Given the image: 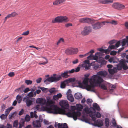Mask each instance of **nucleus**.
<instances>
[{"label": "nucleus", "mask_w": 128, "mask_h": 128, "mask_svg": "<svg viewBox=\"0 0 128 128\" xmlns=\"http://www.w3.org/2000/svg\"><path fill=\"white\" fill-rule=\"evenodd\" d=\"M89 80V78H84L83 81L82 83L78 82V83L79 86L80 88H83L84 84L88 90L94 92V90L93 89L95 86L94 84H100L103 81L101 77L98 76L96 75H94L90 79V85L88 84Z\"/></svg>", "instance_id": "obj_1"}, {"label": "nucleus", "mask_w": 128, "mask_h": 128, "mask_svg": "<svg viewBox=\"0 0 128 128\" xmlns=\"http://www.w3.org/2000/svg\"><path fill=\"white\" fill-rule=\"evenodd\" d=\"M46 110L49 113L66 115L68 117L73 118L75 120H77L78 117L80 116L81 115L80 112L78 111L69 112H66L65 110L60 108L57 106L54 105L49 107L46 108Z\"/></svg>", "instance_id": "obj_2"}, {"label": "nucleus", "mask_w": 128, "mask_h": 128, "mask_svg": "<svg viewBox=\"0 0 128 128\" xmlns=\"http://www.w3.org/2000/svg\"><path fill=\"white\" fill-rule=\"evenodd\" d=\"M69 21L68 18L66 16H58L53 19L52 21V23H62V22H67Z\"/></svg>", "instance_id": "obj_3"}, {"label": "nucleus", "mask_w": 128, "mask_h": 128, "mask_svg": "<svg viewBox=\"0 0 128 128\" xmlns=\"http://www.w3.org/2000/svg\"><path fill=\"white\" fill-rule=\"evenodd\" d=\"M79 22L81 23L92 24L94 22V20L88 18H84L79 19Z\"/></svg>", "instance_id": "obj_4"}, {"label": "nucleus", "mask_w": 128, "mask_h": 128, "mask_svg": "<svg viewBox=\"0 0 128 128\" xmlns=\"http://www.w3.org/2000/svg\"><path fill=\"white\" fill-rule=\"evenodd\" d=\"M84 110L86 114H89V116L91 117L93 120L94 121L96 120V118L95 117V115L94 114L92 111L90 110L88 106L86 107L84 109Z\"/></svg>", "instance_id": "obj_5"}, {"label": "nucleus", "mask_w": 128, "mask_h": 128, "mask_svg": "<svg viewBox=\"0 0 128 128\" xmlns=\"http://www.w3.org/2000/svg\"><path fill=\"white\" fill-rule=\"evenodd\" d=\"M62 78L60 76L56 74H54L53 76L49 78V80L50 82H56L60 80Z\"/></svg>", "instance_id": "obj_6"}, {"label": "nucleus", "mask_w": 128, "mask_h": 128, "mask_svg": "<svg viewBox=\"0 0 128 128\" xmlns=\"http://www.w3.org/2000/svg\"><path fill=\"white\" fill-rule=\"evenodd\" d=\"M92 31V28L89 26H85L83 30L81 32V34L83 35L86 36L88 34Z\"/></svg>", "instance_id": "obj_7"}, {"label": "nucleus", "mask_w": 128, "mask_h": 128, "mask_svg": "<svg viewBox=\"0 0 128 128\" xmlns=\"http://www.w3.org/2000/svg\"><path fill=\"white\" fill-rule=\"evenodd\" d=\"M94 21L95 20H94ZM95 22H94V23ZM92 24V28L95 30H98L100 29L103 26L102 22H98L95 23L94 24H92Z\"/></svg>", "instance_id": "obj_8"}, {"label": "nucleus", "mask_w": 128, "mask_h": 128, "mask_svg": "<svg viewBox=\"0 0 128 128\" xmlns=\"http://www.w3.org/2000/svg\"><path fill=\"white\" fill-rule=\"evenodd\" d=\"M24 100L26 102L27 106H30L32 104L33 102V99L31 98H24Z\"/></svg>", "instance_id": "obj_9"}, {"label": "nucleus", "mask_w": 128, "mask_h": 128, "mask_svg": "<svg viewBox=\"0 0 128 128\" xmlns=\"http://www.w3.org/2000/svg\"><path fill=\"white\" fill-rule=\"evenodd\" d=\"M60 104L62 108L64 109H68V108L69 105L67 101L62 100L60 101Z\"/></svg>", "instance_id": "obj_10"}, {"label": "nucleus", "mask_w": 128, "mask_h": 128, "mask_svg": "<svg viewBox=\"0 0 128 128\" xmlns=\"http://www.w3.org/2000/svg\"><path fill=\"white\" fill-rule=\"evenodd\" d=\"M74 70H66L65 71L64 73H62L60 75V76L64 78H66L68 77V74L69 73L71 74L73 73Z\"/></svg>", "instance_id": "obj_11"}, {"label": "nucleus", "mask_w": 128, "mask_h": 128, "mask_svg": "<svg viewBox=\"0 0 128 128\" xmlns=\"http://www.w3.org/2000/svg\"><path fill=\"white\" fill-rule=\"evenodd\" d=\"M126 62V61L124 60H122L120 62V64L122 65V68L124 70H126L128 68Z\"/></svg>", "instance_id": "obj_12"}, {"label": "nucleus", "mask_w": 128, "mask_h": 128, "mask_svg": "<svg viewBox=\"0 0 128 128\" xmlns=\"http://www.w3.org/2000/svg\"><path fill=\"white\" fill-rule=\"evenodd\" d=\"M107 74V72L105 71H99L97 73V74L98 76H101L102 77L104 78L105 77Z\"/></svg>", "instance_id": "obj_13"}, {"label": "nucleus", "mask_w": 128, "mask_h": 128, "mask_svg": "<svg viewBox=\"0 0 128 128\" xmlns=\"http://www.w3.org/2000/svg\"><path fill=\"white\" fill-rule=\"evenodd\" d=\"M113 0H98L99 2L104 4L112 3Z\"/></svg>", "instance_id": "obj_14"}, {"label": "nucleus", "mask_w": 128, "mask_h": 128, "mask_svg": "<svg viewBox=\"0 0 128 128\" xmlns=\"http://www.w3.org/2000/svg\"><path fill=\"white\" fill-rule=\"evenodd\" d=\"M103 124L102 121L100 119H98L97 121L94 122V124L95 126L98 127L102 126Z\"/></svg>", "instance_id": "obj_15"}, {"label": "nucleus", "mask_w": 128, "mask_h": 128, "mask_svg": "<svg viewBox=\"0 0 128 128\" xmlns=\"http://www.w3.org/2000/svg\"><path fill=\"white\" fill-rule=\"evenodd\" d=\"M24 87L25 86L24 85H22L20 87L16 89L15 91L16 92H20V93H22L24 92Z\"/></svg>", "instance_id": "obj_16"}, {"label": "nucleus", "mask_w": 128, "mask_h": 128, "mask_svg": "<svg viewBox=\"0 0 128 128\" xmlns=\"http://www.w3.org/2000/svg\"><path fill=\"white\" fill-rule=\"evenodd\" d=\"M108 71L110 74H113L117 72V68L116 67H114L112 69H109Z\"/></svg>", "instance_id": "obj_17"}, {"label": "nucleus", "mask_w": 128, "mask_h": 128, "mask_svg": "<svg viewBox=\"0 0 128 128\" xmlns=\"http://www.w3.org/2000/svg\"><path fill=\"white\" fill-rule=\"evenodd\" d=\"M73 50L72 48H69L66 50L65 51V53L66 54L68 55L72 54V50Z\"/></svg>", "instance_id": "obj_18"}, {"label": "nucleus", "mask_w": 128, "mask_h": 128, "mask_svg": "<svg viewBox=\"0 0 128 128\" xmlns=\"http://www.w3.org/2000/svg\"><path fill=\"white\" fill-rule=\"evenodd\" d=\"M74 96L76 99L79 100L82 98V95L80 93H77L75 94Z\"/></svg>", "instance_id": "obj_19"}, {"label": "nucleus", "mask_w": 128, "mask_h": 128, "mask_svg": "<svg viewBox=\"0 0 128 128\" xmlns=\"http://www.w3.org/2000/svg\"><path fill=\"white\" fill-rule=\"evenodd\" d=\"M67 97L68 100L71 102H73L74 100V98L72 94L67 95Z\"/></svg>", "instance_id": "obj_20"}, {"label": "nucleus", "mask_w": 128, "mask_h": 128, "mask_svg": "<svg viewBox=\"0 0 128 128\" xmlns=\"http://www.w3.org/2000/svg\"><path fill=\"white\" fill-rule=\"evenodd\" d=\"M62 96V94L59 93L57 95H54L53 96V99L55 100H57L59 98H61Z\"/></svg>", "instance_id": "obj_21"}, {"label": "nucleus", "mask_w": 128, "mask_h": 128, "mask_svg": "<svg viewBox=\"0 0 128 128\" xmlns=\"http://www.w3.org/2000/svg\"><path fill=\"white\" fill-rule=\"evenodd\" d=\"M33 124L34 127H39L41 126V124L38 120H36V122H34Z\"/></svg>", "instance_id": "obj_22"}, {"label": "nucleus", "mask_w": 128, "mask_h": 128, "mask_svg": "<svg viewBox=\"0 0 128 128\" xmlns=\"http://www.w3.org/2000/svg\"><path fill=\"white\" fill-rule=\"evenodd\" d=\"M13 107L11 106L8 109H6L5 112V114L6 115V116H7L9 114L10 112L13 108Z\"/></svg>", "instance_id": "obj_23"}, {"label": "nucleus", "mask_w": 128, "mask_h": 128, "mask_svg": "<svg viewBox=\"0 0 128 128\" xmlns=\"http://www.w3.org/2000/svg\"><path fill=\"white\" fill-rule=\"evenodd\" d=\"M25 120L24 119H22L20 122L19 123V128H21L22 126H24Z\"/></svg>", "instance_id": "obj_24"}, {"label": "nucleus", "mask_w": 128, "mask_h": 128, "mask_svg": "<svg viewBox=\"0 0 128 128\" xmlns=\"http://www.w3.org/2000/svg\"><path fill=\"white\" fill-rule=\"evenodd\" d=\"M93 106L94 108L98 111H100V109L98 105L96 103H94L93 104Z\"/></svg>", "instance_id": "obj_25"}, {"label": "nucleus", "mask_w": 128, "mask_h": 128, "mask_svg": "<svg viewBox=\"0 0 128 128\" xmlns=\"http://www.w3.org/2000/svg\"><path fill=\"white\" fill-rule=\"evenodd\" d=\"M30 117L31 118H33L34 117L36 118L38 117L36 114V111H34V113L33 112H31L30 113Z\"/></svg>", "instance_id": "obj_26"}, {"label": "nucleus", "mask_w": 128, "mask_h": 128, "mask_svg": "<svg viewBox=\"0 0 128 128\" xmlns=\"http://www.w3.org/2000/svg\"><path fill=\"white\" fill-rule=\"evenodd\" d=\"M16 99L18 103H20L22 100V96L19 95H18L16 96Z\"/></svg>", "instance_id": "obj_27"}, {"label": "nucleus", "mask_w": 128, "mask_h": 128, "mask_svg": "<svg viewBox=\"0 0 128 128\" xmlns=\"http://www.w3.org/2000/svg\"><path fill=\"white\" fill-rule=\"evenodd\" d=\"M119 4L118 3H114L112 5V7L114 9L118 10Z\"/></svg>", "instance_id": "obj_28"}, {"label": "nucleus", "mask_w": 128, "mask_h": 128, "mask_svg": "<svg viewBox=\"0 0 128 128\" xmlns=\"http://www.w3.org/2000/svg\"><path fill=\"white\" fill-rule=\"evenodd\" d=\"M109 125V120L108 118H106L105 119V126L106 127H108Z\"/></svg>", "instance_id": "obj_29"}, {"label": "nucleus", "mask_w": 128, "mask_h": 128, "mask_svg": "<svg viewBox=\"0 0 128 128\" xmlns=\"http://www.w3.org/2000/svg\"><path fill=\"white\" fill-rule=\"evenodd\" d=\"M67 83L66 80H65L61 83L60 85L61 88H64L66 86V84Z\"/></svg>", "instance_id": "obj_30"}, {"label": "nucleus", "mask_w": 128, "mask_h": 128, "mask_svg": "<svg viewBox=\"0 0 128 128\" xmlns=\"http://www.w3.org/2000/svg\"><path fill=\"white\" fill-rule=\"evenodd\" d=\"M28 95L29 97H33L34 96H35L36 95V93L35 92H30L28 94Z\"/></svg>", "instance_id": "obj_31"}, {"label": "nucleus", "mask_w": 128, "mask_h": 128, "mask_svg": "<svg viewBox=\"0 0 128 128\" xmlns=\"http://www.w3.org/2000/svg\"><path fill=\"white\" fill-rule=\"evenodd\" d=\"M126 40H124L122 42V46H124L126 43L128 44V36L126 37Z\"/></svg>", "instance_id": "obj_32"}, {"label": "nucleus", "mask_w": 128, "mask_h": 128, "mask_svg": "<svg viewBox=\"0 0 128 128\" xmlns=\"http://www.w3.org/2000/svg\"><path fill=\"white\" fill-rule=\"evenodd\" d=\"M16 115L15 112L10 113L8 116L9 118L11 119L14 118L15 116Z\"/></svg>", "instance_id": "obj_33"}, {"label": "nucleus", "mask_w": 128, "mask_h": 128, "mask_svg": "<svg viewBox=\"0 0 128 128\" xmlns=\"http://www.w3.org/2000/svg\"><path fill=\"white\" fill-rule=\"evenodd\" d=\"M100 54L99 52H97L95 54V55L94 56H93L92 60H98V56L97 55H99Z\"/></svg>", "instance_id": "obj_34"}, {"label": "nucleus", "mask_w": 128, "mask_h": 128, "mask_svg": "<svg viewBox=\"0 0 128 128\" xmlns=\"http://www.w3.org/2000/svg\"><path fill=\"white\" fill-rule=\"evenodd\" d=\"M72 49H73V50H72V54H77L78 52V49L77 48H72Z\"/></svg>", "instance_id": "obj_35"}, {"label": "nucleus", "mask_w": 128, "mask_h": 128, "mask_svg": "<svg viewBox=\"0 0 128 128\" xmlns=\"http://www.w3.org/2000/svg\"><path fill=\"white\" fill-rule=\"evenodd\" d=\"M82 67L84 68L86 70H88L90 68L89 65H88L86 64H82Z\"/></svg>", "instance_id": "obj_36"}, {"label": "nucleus", "mask_w": 128, "mask_h": 128, "mask_svg": "<svg viewBox=\"0 0 128 128\" xmlns=\"http://www.w3.org/2000/svg\"><path fill=\"white\" fill-rule=\"evenodd\" d=\"M125 7L124 5L119 3L118 10H121L124 9Z\"/></svg>", "instance_id": "obj_37"}, {"label": "nucleus", "mask_w": 128, "mask_h": 128, "mask_svg": "<svg viewBox=\"0 0 128 128\" xmlns=\"http://www.w3.org/2000/svg\"><path fill=\"white\" fill-rule=\"evenodd\" d=\"M80 65H79L77 67L75 68V69H72L74 70V71L73 72H78L80 71Z\"/></svg>", "instance_id": "obj_38"}, {"label": "nucleus", "mask_w": 128, "mask_h": 128, "mask_svg": "<svg viewBox=\"0 0 128 128\" xmlns=\"http://www.w3.org/2000/svg\"><path fill=\"white\" fill-rule=\"evenodd\" d=\"M32 81L30 80H26L25 81V82L27 85L31 84L32 83Z\"/></svg>", "instance_id": "obj_39"}, {"label": "nucleus", "mask_w": 128, "mask_h": 128, "mask_svg": "<svg viewBox=\"0 0 128 128\" xmlns=\"http://www.w3.org/2000/svg\"><path fill=\"white\" fill-rule=\"evenodd\" d=\"M30 116L29 115L27 114L26 115L25 117V120L24 119L25 122L26 121V122H28L30 120Z\"/></svg>", "instance_id": "obj_40"}, {"label": "nucleus", "mask_w": 128, "mask_h": 128, "mask_svg": "<svg viewBox=\"0 0 128 128\" xmlns=\"http://www.w3.org/2000/svg\"><path fill=\"white\" fill-rule=\"evenodd\" d=\"M76 79L74 78H70L68 80H66L67 81L68 83L70 82H73L75 81Z\"/></svg>", "instance_id": "obj_41"}, {"label": "nucleus", "mask_w": 128, "mask_h": 128, "mask_svg": "<svg viewBox=\"0 0 128 128\" xmlns=\"http://www.w3.org/2000/svg\"><path fill=\"white\" fill-rule=\"evenodd\" d=\"M64 42V40L63 38H60L58 41L57 42V45H58L61 42Z\"/></svg>", "instance_id": "obj_42"}, {"label": "nucleus", "mask_w": 128, "mask_h": 128, "mask_svg": "<svg viewBox=\"0 0 128 128\" xmlns=\"http://www.w3.org/2000/svg\"><path fill=\"white\" fill-rule=\"evenodd\" d=\"M7 117L5 114H1L0 116V118L2 120H5Z\"/></svg>", "instance_id": "obj_43"}, {"label": "nucleus", "mask_w": 128, "mask_h": 128, "mask_svg": "<svg viewBox=\"0 0 128 128\" xmlns=\"http://www.w3.org/2000/svg\"><path fill=\"white\" fill-rule=\"evenodd\" d=\"M94 115H95V117H96V116L98 118H100L101 117V114L100 113L98 112H97L95 114H94Z\"/></svg>", "instance_id": "obj_44"}, {"label": "nucleus", "mask_w": 128, "mask_h": 128, "mask_svg": "<svg viewBox=\"0 0 128 128\" xmlns=\"http://www.w3.org/2000/svg\"><path fill=\"white\" fill-rule=\"evenodd\" d=\"M82 120L87 123L89 121L88 118L84 116L82 117Z\"/></svg>", "instance_id": "obj_45"}, {"label": "nucleus", "mask_w": 128, "mask_h": 128, "mask_svg": "<svg viewBox=\"0 0 128 128\" xmlns=\"http://www.w3.org/2000/svg\"><path fill=\"white\" fill-rule=\"evenodd\" d=\"M18 125V122L17 120H16L14 121L13 123V126L17 128Z\"/></svg>", "instance_id": "obj_46"}, {"label": "nucleus", "mask_w": 128, "mask_h": 128, "mask_svg": "<svg viewBox=\"0 0 128 128\" xmlns=\"http://www.w3.org/2000/svg\"><path fill=\"white\" fill-rule=\"evenodd\" d=\"M6 107V106L4 104H2L1 106V111L2 112L4 110V109Z\"/></svg>", "instance_id": "obj_47"}, {"label": "nucleus", "mask_w": 128, "mask_h": 128, "mask_svg": "<svg viewBox=\"0 0 128 128\" xmlns=\"http://www.w3.org/2000/svg\"><path fill=\"white\" fill-rule=\"evenodd\" d=\"M100 66L99 64H98L94 66L93 67V69L95 70H98L100 68Z\"/></svg>", "instance_id": "obj_48"}, {"label": "nucleus", "mask_w": 128, "mask_h": 128, "mask_svg": "<svg viewBox=\"0 0 128 128\" xmlns=\"http://www.w3.org/2000/svg\"><path fill=\"white\" fill-rule=\"evenodd\" d=\"M83 108V106L81 104H79L77 106V110L80 111Z\"/></svg>", "instance_id": "obj_49"}, {"label": "nucleus", "mask_w": 128, "mask_h": 128, "mask_svg": "<svg viewBox=\"0 0 128 128\" xmlns=\"http://www.w3.org/2000/svg\"><path fill=\"white\" fill-rule=\"evenodd\" d=\"M11 17H13L17 15V14L15 12H13L11 14H10Z\"/></svg>", "instance_id": "obj_50"}, {"label": "nucleus", "mask_w": 128, "mask_h": 128, "mask_svg": "<svg viewBox=\"0 0 128 128\" xmlns=\"http://www.w3.org/2000/svg\"><path fill=\"white\" fill-rule=\"evenodd\" d=\"M111 24L114 25H116L118 24V22L116 21L112 20L111 21Z\"/></svg>", "instance_id": "obj_51"}, {"label": "nucleus", "mask_w": 128, "mask_h": 128, "mask_svg": "<svg viewBox=\"0 0 128 128\" xmlns=\"http://www.w3.org/2000/svg\"><path fill=\"white\" fill-rule=\"evenodd\" d=\"M98 50L102 52L106 53V52H107L108 50H104V49H103L102 48H100Z\"/></svg>", "instance_id": "obj_52"}, {"label": "nucleus", "mask_w": 128, "mask_h": 128, "mask_svg": "<svg viewBox=\"0 0 128 128\" xmlns=\"http://www.w3.org/2000/svg\"><path fill=\"white\" fill-rule=\"evenodd\" d=\"M8 75L10 77H12L15 75V74L14 72H11L8 73Z\"/></svg>", "instance_id": "obj_53"}, {"label": "nucleus", "mask_w": 128, "mask_h": 128, "mask_svg": "<svg viewBox=\"0 0 128 128\" xmlns=\"http://www.w3.org/2000/svg\"><path fill=\"white\" fill-rule=\"evenodd\" d=\"M117 52L115 51H112L110 52L111 55L115 56Z\"/></svg>", "instance_id": "obj_54"}, {"label": "nucleus", "mask_w": 128, "mask_h": 128, "mask_svg": "<svg viewBox=\"0 0 128 128\" xmlns=\"http://www.w3.org/2000/svg\"><path fill=\"white\" fill-rule=\"evenodd\" d=\"M29 33V31L27 30L26 32H23L22 34V35L27 36L28 35Z\"/></svg>", "instance_id": "obj_55"}, {"label": "nucleus", "mask_w": 128, "mask_h": 128, "mask_svg": "<svg viewBox=\"0 0 128 128\" xmlns=\"http://www.w3.org/2000/svg\"><path fill=\"white\" fill-rule=\"evenodd\" d=\"M49 92L51 93H53L55 92V88H52L49 90Z\"/></svg>", "instance_id": "obj_56"}, {"label": "nucleus", "mask_w": 128, "mask_h": 128, "mask_svg": "<svg viewBox=\"0 0 128 128\" xmlns=\"http://www.w3.org/2000/svg\"><path fill=\"white\" fill-rule=\"evenodd\" d=\"M42 98H40L37 99L36 101V103L38 104H40L42 100Z\"/></svg>", "instance_id": "obj_57"}, {"label": "nucleus", "mask_w": 128, "mask_h": 128, "mask_svg": "<svg viewBox=\"0 0 128 128\" xmlns=\"http://www.w3.org/2000/svg\"><path fill=\"white\" fill-rule=\"evenodd\" d=\"M93 56L94 55L93 54H91L89 56L87 57V59L88 60H92Z\"/></svg>", "instance_id": "obj_58"}, {"label": "nucleus", "mask_w": 128, "mask_h": 128, "mask_svg": "<svg viewBox=\"0 0 128 128\" xmlns=\"http://www.w3.org/2000/svg\"><path fill=\"white\" fill-rule=\"evenodd\" d=\"M92 102V101L91 99H88L86 100V102L88 104H91Z\"/></svg>", "instance_id": "obj_59"}, {"label": "nucleus", "mask_w": 128, "mask_h": 128, "mask_svg": "<svg viewBox=\"0 0 128 128\" xmlns=\"http://www.w3.org/2000/svg\"><path fill=\"white\" fill-rule=\"evenodd\" d=\"M101 87L102 89L104 90H106L107 89L106 86L104 84H102L101 86Z\"/></svg>", "instance_id": "obj_60"}, {"label": "nucleus", "mask_w": 128, "mask_h": 128, "mask_svg": "<svg viewBox=\"0 0 128 128\" xmlns=\"http://www.w3.org/2000/svg\"><path fill=\"white\" fill-rule=\"evenodd\" d=\"M46 102V100H44L43 98H42V101H41V102L40 103V104L43 105L45 104Z\"/></svg>", "instance_id": "obj_61"}, {"label": "nucleus", "mask_w": 128, "mask_h": 128, "mask_svg": "<svg viewBox=\"0 0 128 128\" xmlns=\"http://www.w3.org/2000/svg\"><path fill=\"white\" fill-rule=\"evenodd\" d=\"M117 69L118 70H120L122 69V65L120 66V64L117 65Z\"/></svg>", "instance_id": "obj_62"}, {"label": "nucleus", "mask_w": 128, "mask_h": 128, "mask_svg": "<svg viewBox=\"0 0 128 128\" xmlns=\"http://www.w3.org/2000/svg\"><path fill=\"white\" fill-rule=\"evenodd\" d=\"M120 41H118L117 42L115 45V46L116 48L120 46Z\"/></svg>", "instance_id": "obj_63"}, {"label": "nucleus", "mask_w": 128, "mask_h": 128, "mask_svg": "<svg viewBox=\"0 0 128 128\" xmlns=\"http://www.w3.org/2000/svg\"><path fill=\"white\" fill-rule=\"evenodd\" d=\"M62 128H68L67 124L66 123H64L62 125Z\"/></svg>", "instance_id": "obj_64"}]
</instances>
